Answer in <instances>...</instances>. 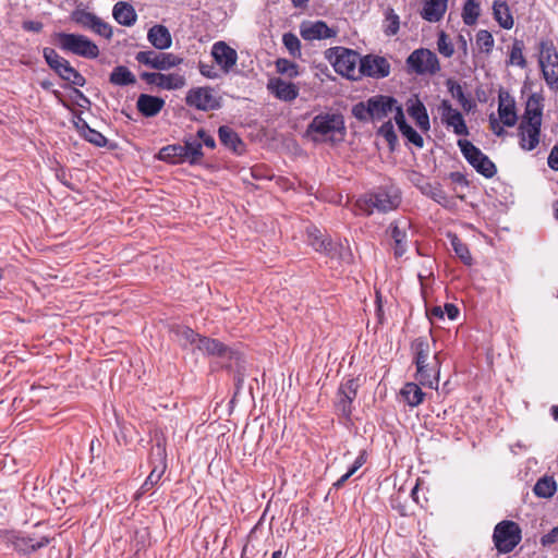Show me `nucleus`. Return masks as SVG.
I'll use <instances>...</instances> for the list:
<instances>
[{"instance_id": "nucleus-22", "label": "nucleus", "mask_w": 558, "mask_h": 558, "mask_svg": "<svg viewBox=\"0 0 558 558\" xmlns=\"http://www.w3.org/2000/svg\"><path fill=\"white\" fill-rule=\"evenodd\" d=\"M407 110L422 131L427 132L429 130L430 123L427 110L417 97H413L408 100Z\"/></svg>"}, {"instance_id": "nucleus-36", "label": "nucleus", "mask_w": 558, "mask_h": 558, "mask_svg": "<svg viewBox=\"0 0 558 558\" xmlns=\"http://www.w3.org/2000/svg\"><path fill=\"white\" fill-rule=\"evenodd\" d=\"M182 145H168L158 153V159L170 163H181L185 161Z\"/></svg>"}, {"instance_id": "nucleus-48", "label": "nucleus", "mask_w": 558, "mask_h": 558, "mask_svg": "<svg viewBox=\"0 0 558 558\" xmlns=\"http://www.w3.org/2000/svg\"><path fill=\"white\" fill-rule=\"evenodd\" d=\"M451 245L453 247L454 253L465 264L471 265L472 264V256L470 254V251L468 246L460 241V239L457 235L451 236Z\"/></svg>"}, {"instance_id": "nucleus-8", "label": "nucleus", "mask_w": 558, "mask_h": 558, "mask_svg": "<svg viewBox=\"0 0 558 558\" xmlns=\"http://www.w3.org/2000/svg\"><path fill=\"white\" fill-rule=\"evenodd\" d=\"M521 529L513 521H501L495 526L493 539L499 553L507 554L521 541Z\"/></svg>"}, {"instance_id": "nucleus-38", "label": "nucleus", "mask_w": 558, "mask_h": 558, "mask_svg": "<svg viewBox=\"0 0 558 558\" xmlns=\"http://www.w3.org/2000/svg\"><path fill=\"white\" fill-rule=\"evenodd\" d=\"M56 73L64 81L70 82L71 84L75 86H84L86 81L84 76L77 72L68 61L65 64H63Z\"/></svg>"}, {"instance_id": "nucleus-45", "label": "nucleus", "mask_w": 558, "mask_h": 558, "mask_svg": "<svg viewBox=\"0 0 558 558\" xmlns=\"http://www.w3.org/2000/svg\"><path fill=\"white\" fill-rule=\"evenodd\" d=\"M96 16L85 10H75L71 14V20L86 29H92Z\"/></svg>"}, {"instance_id": "nucleus-51", "label": "nucleus", "mask_w": 558, "mask_h": 558, "mask_svg": "<svg viewBox=\"0 0 558 558\" xmlns=\"http://www.w3.org/2000/svg\"><path fill=\"white\" fill-rule=\"evenodd\" d=\"M451 93H452L453 97L457 98L461 108L465 112H469L472 110V108L474 107V102L469 97L465 96V94L460 85L452 87Z\"/></svg>"}, {"instance_id": "nucleus-37", "label": "nucleus", "mask_w": 558, "mask_h": 558, "mask_svg": "<svg viewBox=\"0 0 558 558\" xmlns=\"http://www.w3.org/2000/svg\"><path fill=\"white\" fill-rule=\"evenodd\" d=\"M174 333L177 336V340L184 348H193L196 349L198 339L201 336L192 330L190 327L180 326L174 329Z\"/></svg>"}, {"instance_id": "nucleus-58", "label": "nucleus", "mask_w": 558, "mask_h": 558, "mask_svg": "<svg viewBox=\"0 0 558 558\" xmlns=\"http://www.w3.org/2000/svg\"><path fill=\"white\" fill-rule=\"evenodd\" d=\"M379 134L383 135L389 143H392L396 140L393 125L390 121L380 126Z\"/></svg>"}, {"instance_id": "nucleus-25", "label": "nucleus", "mask_w": 558, "mask_h": 558, "mask_svg": "<svg viewBox=\"0 0 558 558\" xmlns=\"http://www.w3.org/2000/svg\"><path fill=\"white\" fill-rule=\"evenodd\" d=\"M157 454L160 457L161 461L159 465H155L151 472L149 473L148 477L144 482V484L141 486L140 490L136 493L135 497L140 498L143 494L148 492L150 488H153L158 482L160 481L161 476L165 473L166 464L163 462L165 458V449L157 445L156 447Z\"/></svg>"}, {"instance_id": "nucleus-27", "label": "nucleus", "mask_w": 558, "mask_h": 558, "mask_svg": "<svg viewBox=\"0 0 558 558\" xmlns=\"http://www.w3.org/2000/svg\"><path fill=\"white\" fill-rule=\"evenodd\" d=\"M407 221H396L390 225L391 236L395 242L393 252L396 257H401L407 251Z\"/></svg>"}, {"instance_id": "nucleus-18", "label": "nucleus", "mask_w": 558, "mask_h": 558, "mask_svg": "<svg viewBox=\"0 0 558 558\" xmlns=\"http://www.w3.org/2000/svg\"><path fill=\"white\" fill-rule=\"evenodd\" d=\"M267 90L277 99L284 102H292L299 96L296 84L284 81L281 77H270L267 82Z\"/></svg>"}, {"instance_id": "nucleus-9", "label": "nucleus", "mask_w": 558, "mask_h": 558, "mask_svg": "<svg viewBox=\"0 0 558 558\" xmlns=\"http://www.w3.org/2000/svg\"><path fill=\"white\" fill-rule=\"evenodd\" d=\"M458 146L468 162L472 165L478 173L486 178H492L496 174L497 169L494 162L470 141L458 140Z\"/></svg>"}, {"instance_id": "nucleus-1", "label": "nucleus", "mask_w": 558, "mask_h": 558, "mask_svg": "<svg viewBox=\"0 0 558 558\" xmlns=\"http://www.w3.org/2000/svg\"><path fill=\"white\" fill-rule=\"evenodd\" d=\"M542 120V97L533 94L527 98L525 110L518 128L519 146L522 150L532 151L539 145Z\"/></svg>"}, {"instance_id": "nucleus-17", "label": "nucleus", "mask_w": 558, "mask_h": 558, "mask_svg": "<svg viewBox=\"0 0 558 558\" xmlns=\"http://www.w3.org/2000/svg\"><path fill=\"white\" fill-rule=\"evenodd\" d=\"M210 54L223 73H229L238 62V52L225 41L215 43Z\"/></svg>"}, {"instance_id": "nucleus-50", "label": "nucleus", "mask_w": 558, "mask_h": 558, "mask_svg": "<svg viewBox=\"0 0 558 558\" xmlns=\"http://www.w3.org/2000/svg\"><path fill=\"white\" fill-rule=\"evenodd\" d=\"M437 49L446 58H450L454 53V47L445 32H440L438 35Z\"/></svg>"}, {"instance_id": "nucleus-13", "label": "nucleus", "mask_w": 558, "mask_h": 558, "mask_svg": "<svg viewBox=\"0 0 558 558\" xmlns=\"http://www.w3.org/2000/svg\"><path fill=\"white\" fill-rule=\"evenodd\" d=\"M441 123L456 135L468 136L469 129L462 113L452 107L448 100H442L438 107Z\"/></svg>"}, {"instance_id": "nucleus-29", "label": "nucleus", "mask_w": 558, "mask_h": 558, "mask_svg": "<svg viewBox=\"0 0 558 558\" xmlns=\"http://www.w3.org/2000/svg\"><path fill=\"white\" fill-rule=\"evenodd\" d=\"M395 121L402 133V135L412 144L417 147H423L424 141L423 137L412 128L410 126L404 118V113L402 108L397 109V113L395 116Z\"/></svg>"}, {"instance_id": "nucleus-57", "label": "nucleus", "mask_w": 558, "mask_h": 558, "mask_svg": "<svg viewBox=\"0 0 558 558\" xmlns=\"http://www.w3.org/2000/svg\"><path fill=\"white\" fill-rule=\"evenodd\" d=\"M489 126L492 132L496 136H502L505 134L504 124L500 122L499 119L495 117V114L489 116Z\"/></svg>"}, {"instance_id": "nucleus-32", "label": "nucleus", "mask_w": 558, "mask_h": 558, "mask_svg": "<svg viewBox=\"0 0 558 558\" xmlns=\"http://www.w3.org/2000/svg\"><path fill=\"white\" fill-rule=\"evenodd\" d=\"M196 349L208 355L223 356L228 352V348L216 339L202 337L198 339Z\"/></svg>"}, {"instance_id": "nucleus-49", "label": "nucleus", "mask_w": 558, "mask_h": 558, "mask_svg": "<svg viewBox=\"0 0 558 558\" xmlns=\"http://www.w3.org/2000/svg\"><path fill=\"white\" fill-rule=\"evenodd\" d=\"M282 43L292 57L301 56V43L300 39L294 34H284L282 37Z\"/></svg>"}, {"instance_id": "nucleus-2", "label": "nucleus", "mask_w": 558, "mask_h": 558, "mask_svg": "<svg viewBox=\"0 0 558 558\" xmlns=\"http://www.w3.org/2000/svg\"><path fill=\"white\" fill-rule=\"evenodd\" d=\"M344 130L343 118L337 113H320L313 118L306 129V135L314 142L333 141L342 135Z\"/></svg>"}, {"instance_id": "nucleus-60", "label": "nucleus", "mask_w": 558, "mask_h": 558, "mask_svg": "<svg viewBox=\"0 0 558 558\" xmlns=\"http://www.w3.org/2000/svg\"><path fill=\"white\" fill-rule=\"evenodd\" d=\"M547 162L551 170L558 171V143L551 148Z\"/></svg>"}, {"instance_id": "nucleus-12", "label": "nucleus", "mask_w": 558, "mask_h": 558, "mask_svg": "<svg viewBox=\"0 0 558 558\" xmlns=\"http://www.w3.org/2000/svg\"><path fill=\"white\" fill-rule=\"evenodd\" d=\"M185 102L197 110L209 111L220 107V99L210 87H195L187 92Z\"/></svg>"}, {"instance_id": "nucleus-64", "label": "nucleus", "mask_w": 558, "mask_h": 558, "mask_svg": "<svg viewBox=\"0 0 558 558\" xmlns=\"http://www.w3.org/2000/svg\"><path fill=\"white\" fill-rule=\"evenodd\" d=\"M444 312L450 320H454L459 314L458 307L451 303L445 304Z\"/></svg>"}, {"instance_id": "nucleus-59", "label": "nucleus", "mask_w": 558, "mask_h": 558, "mask_svg": "<svg viewBox=\"0 0 558 558\" xmlns=\"http://www.w3.org/2000/svg\"><path fill=\"white\" fill-rule=\"evenodd\" d=\"M557 542H558V525L541 538V543L544 546L551 545Z\"/></svg>"}, {"instance_id": "nucleus-23", "label": "nucleus", "mask_w": 558, "mask_h": 558, "mask_svg": "<svg viewBox=\"0 0 558 558\" xmlns=\"http://www.w3.org/2000/svg\"><path fill=\"white\" fill-rule=\"evenodd\" d=\"M448 7V0H424L421 16L430 23L440 21Z\"/></svg>"}, {"instance_id": "nucleus-26", "label": "nucleus", "mask_w": 558, "mask_h": 558, "mask_svg": "<svg viewBox=\"0 0 558 558\" xmlns=\"http://www.w3.org/2000/svg\"><path fill=\"white\" fill-rule=\"evenodd\" d=\"M113 19L123 26H133L136 23L137 14L132 4L128 2H117L112 9Z\"/></svg>"}, {"instance_id": "nucleus-10", "label": "nucleus", "mask_w": 558, "mask_h": 558, "mask_svg": "<svg viewBox=\"0 0 558 558\" xmlns=\"http://www.w3.org/2000/svg\"><path fill=\"white\" fill-rule=\"evenodd\" d=\"M409 69L420 75H434L440 70L437 56L429 49H416L407 59Z\"/></svg>"}, {"instance_id": "nucleus-41", "label": "nucleus", "mask_w": 558, "mask_h": 558, "mask_svg": "<svg viewBox=\"0 0 558 558\" xmlns=\"http://www.w3.org/2000/svg\"><path fill=\"white\" fill-rule=\"evenodd\" d=\"M218 134L222 144L232 148L234 151H239V147L242 145V143L232 129L229 126H220Z\"/></svg>"}, {"instance_id": "nucleus-21", "label": "nucleus", "mask_w": 558, "mask_h": 558, "mask_svg": "<svg viewBox=\"0 0 558 558\" xmlns=\"http://www.w3.org/2000/svg\"><path fill=\"white\" fill-rule=\"evenodd\" d=\"M372 120H383L390 113H397V109L401 108L397 105V100L390 96L377 95L371 97Z\"/></svg>"}, {"instance_id": "nucleus-52", "label": "nucleus", "mask_w": 558, "mask_h": 558, "mask_svg": "<svg viewBox=\"0 0 558 558\" xmlns=\"http://www.w3.org/2000/svg\"><path fill=\"white\" fill-rule=\"evenodd\" d=\"M94 33L102 36L107 39H110L113 35L112 27L107 22L102 21L100 17L96 16L92 29Z\"/></svg>"}, {"instance_id": "nucleus-39", "label": "nucleus", "mask_w": 558, "mask_h": 558, "mask_svg": "<svg viewBox=\"0 0 558 558\" xmlns=\"http://www.w3.org/2000/svg\"><path fill=\"white\" fill-rule=\"evenodd\" d=\"M557 490V484L553 477L544 476L539 478L535 486L534 493L536 496L542 498H549L554 496Z\"/></svg>"}, {"instance_id": "nucleus-47", "label": "nucleus", "mask_w": 558, "mask_h": 558, "mask_svg": "<svg viewBox=\"0 0 558 558\" xmlns=\"http://www.w3.org/2000/svg\"><path fill=\"white\" fill-rule=\"evenodd\" d=\"M509 63L512 65H517L520 68L526 66V60L523 56V43L520 40H514L510 56H509Z\"/></svg>"}, {"instance_id": "nucleus-30", "label": "nucleus", "mask_w": 558, "mask_h": 558, "mask_svg": "<svg viewBox=\"0 0 558 558\" xmlns=\"http://www.w3.org/2000/svg\"><path fill=\"white\" fill-rule=\"evenodd\" d=\"M415 365H422L429 361L433 356L430 341L426 337H420L412 342L411 345Z\"/></svg>"}, {"instance_id": "nucleus-24", "label": "nucleus", "mask_w": 558, "mask_h": 558, "mask_svg": "<svg viewBox=\"0 0 558 558\" xmlns=\"http://www.w3.org/2000/svg\"><path fill=\"white\" fill-rule=\"evenodd\" d=\"M165 106V100L157 96L142 94L138 96L136 107L144 117L157 116Z\"/></svg>"}, {"instance_id": "nucleus-31", "label": "nucleus", "mask_w": 558, "mask_h": 558, "mask_svg": "<svg viewBox=\"0 0 558 558\" xmlns=\"http://www.w3.org/2000/svg\"><path fill=\"white\" fill-rule=\"evenodd\" d=\"M493 15L500 27L511 29L514 21L509 5L505 1L497 0L493 4Z\"/></svg>"}, {"instance_id": "nucleus-55", "label": "nucleus", "mask_w": 558, "mask_h": 558, "mask_svg": "<svg viewBox=\"0 0 558 558\" xmlns=\"http://www.w3.org/2000/svg\"><path fill=\"white\" fill-rule=\"evenodd\" d=\"M356 381L354 379H349L340 386L338 395L348 397V399H354L356 397Z\"/></svg>"}, {"instance_id": "nucleus-62", "label": "nucleus", "mask_w": 558, "mask_h": 558, "mask_svg": "<svg viewBox=\"0 0 558 558\" xmlns=\"http://www.w3.org/2000/svg\"><path fill=\"white\" fill-rule=\"evenodd\" d=\"M387 20L389 21L387 34L395 35L399 29V17L398 15L390 13L387 16Z\"/></svg>"}, {"instance_id": "nucleus-33", "label": "nucleus", "mask_w": 558, "mask_h": 558, "mask_svg": "<svg viewBox=\"0 0 558 558\" xmlns=\"http://www.w3.org/2000/svg\"><path fill=\"white\" fill-rule=\"evenodd\" d=\"M186 84L185 76L174 72V73H160L158 88L166 90H175L184 87Z\"/></svg>"}, {"instance_id": "nucleus-4", "label": "nucleus", "mask_w": 558, "mask_h": 558, "mask_svg": "<svg viewBox=\"0 0 558 558\" xmlns=\"http://www.w3.org/2000/svg\"><path fill=\"white\" fill-rule=\"evenodd\" d=\"M327 58L341 76L352 81L360 80L361 57L356 51L344 47H335L329 49Z\"/></svg>"}, {"instance_id": "nucleus-19", "label": "nucleus", "mask_w": 558, "mask_h": 558, "mask_svg": "<svg viewBox=\"0 0 558 558\" xmlns=\"http://www.w3.org/2000/svg\"><path fill=\"white\" fill-rule=\"evenodd\" d=\"M498 119L507 128H512L518 122L515 101L508 92L502 89L498 94Z\"/></svg>"}, {"instance_id": "nucleus-46", "label": "nucleus", "mask_w": 558, "mask_h": 558, "mask_svg": "<svg viewBox=\"0 0 558 558\" xmlns=\"http://www.w3.org/2000/svg\"><path fill=\"white\" fill-rule=\"evenodd\" d=\"M44 58L47 62V64L56 72L58 71L63 64L68 62L63 57H61L54 49L52 48H44L43 50Z\"/></svg>"}, {"instance_id": "nucleus-16", "label": "nucleus", "mask_w": 558, "mask_h": 558, "mask_svg": "<svg viewBox=\"0 0 558 558\" xmlns=\"http://www.w3.org/2000/svg\"><path fill=\"white\" fill-rule=\"evenodd\" d=\"M390 73L389 62L378 56L367 54L360 60V78L368 76L373 78H384Z\"/></svg>"}, {"instance_id": "nucleus-15", "label": "nucleus", "mask_w": 558, "mask_h": 558, "mask_svg": "<svg viewBox=\"0 0 558 558\" xmlns=\"http://www.w3.org/2000/svg\"><path fill=\"white\" fill-rule=\"evenodd\" d=\"M440 375V362L438 353L434 352L429 361L416 366L415 378L420 385L432 389H438Z\"/></svg>"}, {"instance_id": "nucleus-20", "label": "nucleus", "mask_w": 558, "mask_h": 558, "mask_svg": "<svg viewBox=\"0 0 558 558\" xmlns=\"http://www.w3.org/2000/svg\"><path fill=\"white\" fill-rule=\"evenodd\" d=\"M300 34L304 40H320L336 36V31L330 28L325 22H304L300 26Z\"/></svg>"}, {"instance_id": "nucleus-28", "label": "nucleus", "mask_w": 558, "mask_h": 558, "mask_svg": "<svg viewBox=\"0 0 558 558\" xmlns=\"http://www.w3.org/2000/svg\"><path fill=\"white\" fill-rule=\"evenodd\" d=\"M148 41L159 50L170 48L172 44L171 35L167 27L163 25L153 26L147 34Z\"/></svg>"}, {"instance_id": "nucleus-63", "label": "nucleus", "mask_w": 558, "mask_h": 558, "mask_svg": "<svg viewBox=\"0 0 558 558\" xmlns=\"http://www.w3.org/2000/svg\"><path fill=\"white\" fill-rule=\"evenodd\" d=\"M22 26L25 31L33 33H39L44 27L43 23L39 21H25Z\"/></svg>"}, {"instance_id": "nucleus-40", "label": "nucleus", "mask_w": 558, "mask_h": 558, "mask_svg": "<svg viewBox=\"0 0 558 558\" xmlns=\"http://www.w3.org/2000/svg\"><path fill=\"white\" fill-rule=\"evenodd\" d=\"M277 73L286 75L289 78H295L300 75L299 65L286 58H279L275 62Z\"/></svg>"}, {"instance_id": "nucleus-6", "label": "nucleus", "mask_w": 558, "mask_h": 558, "mask_svg": "<svg viewBox=\"0 0 558 558\" xmlns=\"http://www.w3.org/2000/svg\"><path fill=\"white\" fill-rule=\"evenodd\" d=\"M307 241L308 244L317 252L324 253L331 258H338L344 263L352 262V254L349 247H344L341 244H335L328 238L315 227L307 228Z\"/></svg>"}, {"instance_id": "nucleus-14", "label": "nucleus", "mask_w": 558, "mask_h": 558, "mask_svg": "<svg viewBox=\"0 0 558 558\" xmlns=\"http://www.w3.org/2000/svg\"><path fill=\"white\" fill-rule=\"evenodd\" d=\"M2 541L8 545H11L15 550L24 554L35 551L49 543V538L46 536H41L39 538L25 537L14 531H9L2 534Z\"/></svg>"}, {"instance_id": "nucleus-44", "label": "nucleus", "mask_w": 558, "mask_h": 558, "mask_svg": "<svg viewBox=\"0 0 558 558\" xmlns=\"http://www.w3.org/2000/svg\"><path fill=\"white\" fill-rule=\"evenodd\" d=\"M495 40L490 32L481 29L476 33V46L482 52H492Z\"/></svg>"}, {"instance_id": "nucleus-56", "label": "nucleus", "mask_w": 558, "mask_h": 558, "mask_svg": "<svg viewBox=\"0 0 558 558\" xmlns=\"http://www.w3.org/2000/svg\"><path fill=\"white\" fill-rule=\"evenodd\" d=\"M353 400L354 399H348V397L338 395L337 407L343 415L349 416L351 414V403Z\"/></svg>"}, {"instance_id": "nucleus-43", "label": "nucleus", "mask_w": 558, "mask_h": 558, "mask_svg": "<svg viewBox=\"0 0 558 558\" xmlns=\"http://www.w3.org/2000/svg\"><path fill=\"white\" fill-rule=\"evenodd\" d=\"M480 16V4L475 0H468L464 3L462 19L466 25H473Z\"/></svg>"}, {"instance_id": "nucleus-34", "label": "nucleus", "mask_w": 558, "mask_h": 558, "mask_svg": "<svg viewBox=\"0 0 558 558\" xmlns=\"http://www.w3.org/2000/svg\"><path fill=\"white\" fill-rule=\"evenodd\" d=\"M402 398L410 407H417L423 402L424 392L417 384L408 383L400 391Z\"/></svg>"}, {"instance_id": "nucleus-7", "label": "nucleus", "mask_w": 558, "mask_h": 558, "mask_svg": "<svg viewBox=\"0 0 558 558\" xmlns=\"http://www.w3.org/2000/svg\"><path fill=\"white\" fill-rule=\"evenodd\" d=\"M538 64L547 86L558 90V52L553 43L541 41Z\"/></svg>"}, {"instance_id": "nucleus-5", "label": "nucleus", "mask_w": 558, "mask_h": 558, "mask_svg": "<svg viewBox=\"0 0 558 558\" xmlns=\"http://www.w3.org/2000/svg\"><path fill=\"white\" fill-rule=\"evenodd\" d=\"M56 44L65 52H70L86 59H96L99 56L98 46L88 37L74 33H56Z\"/></svg>"}, {"instance_id": "nucleus-61", "label": "nucleus", "mask_w": 558, "mask_h": 558, "mask_svg": "<svg viewBox=\"0 0 558 558\" xmlns=\"http://www.w3.org/2000/svg\"><path fill=\"white\" fill-rule=\"evenodd\" d=\"M197 137L201 143L209 148L215 147V140L205 130L201 129L197 131Z\"/></svg>"}, {"instance_id": "nucleus-54", "label": "nucleus", "mask_w": 558, "mask_h": 558, "mask_svg": "<svg viewBox=\"0 0 558 558\" xmlns=\"http://www.w3.org/2000/svg\"><path fill=\"white\" fill-rule=\"evenodd\" d=\"M83 137L97 147H104L107 145V138L100 132L92 128L87 130Z\"/></svg>"}, {"instance_id": "nucleus-11", "label": "nucleus", "mask_w": 558, "mask_h": 558, "mask_svg": "<svg viewBox=\"0 0 558 558\" xmlns=\"http://www.w3.org/2000/svg\"><path fill=\"white\" fill-rule=\"evenodd\" d=\"M138 63L158 71H167L182 63V58L170 52H156L153 50L140 51L135 57Z\"/></svg>"}, {"instance_id": "nucleus-42", "label": "nucleus", "mask_w": 558, "mask_h": 558, "mask_svg": "<svg viewBox=\"0 0 558 558\" xmlns=\"http://www.w3.org/2000/svg\"><path fill=\"white\" fill-rule=\"evenodd\" d=\"M182 149L185 150L183 151L185 161L195 162L203 156L202 143L198 140H187L182 145Z\"/></svg>"}, {"instance_id": "nucleus-35", "label": "nucleus", "mask_w": 558, "mask_h": 558, "mask_svg": "<svg viewBox=\"0 0 558 558\" xmlns=\"http://www.w3.org/2000/svg\"><path fill=\"white\" fill-rule=\"evenodd\" d=\"M135 75L124 65L116 66L110 74V83L117 86L135 84Z\"/></svg>"}, {"instance_id": "nucleus-3", "label": "nucleus", "mask_w": 558, "mask_h": 558, "mask_svg": "<svg viewBox=\"0 0 558 558\" xmlns=\"http://www.w3.org/2000/svg\"><path fill=\"white\" fill-rule=\"evenodd\" d=\"M400 204V195L396 189L378 190L360 197L355 206L361 214L371 215L375 211L387 213Z\"/></svg>"}, {"instance_id": "nucleus-53", "label": "nucleus", "mask_w": 558, "mask_h": 558, "mask_svg": "<svg viewBox=\"0 0 558 558\" xmlns=\"http://www.w3.org/2000/svg\"><path fill=\"white\" fill-rule=\"evenodd\" d=\"M371 98L366 102H359L352 109L353 116L359 120H372Z\"/></svg>"}]
</instances>
